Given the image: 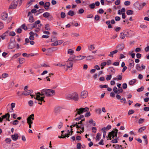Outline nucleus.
Segmentation results:
<instances>
[{"label":"nucleus","mask_w":149,"mask_h":149,"mask_svg":"<svg viewBox=\"0 0 149 149\" xmlns=\"http://www.w3.org/2000/svg\"><path fill=\"white\" fill-rule=\"evenodd\" d=\"M89 110V108L86 107L85 108H81L79 109H76L75 112L77 113L76 114L75 117L77 116V114L80 115L81 114L86 111H88Z\"/></svg>","instance_id":"obj_1"},{"label":"nucleus","mask_w":149,"mask_h":149,"mask_svg":"<svg viewBox=\"0 0 149 149\" xmlns=\"http://www.w3.org/2000/svg\"><path fill=\"white\" fill-rule=\"evenodd\" d=\"M42 92H45V95L47 97H50L55 94V92L54 90L50 89H44Z\"/></svg>","instance_id":"obj_2"},{"label":"nucleus","mask_w":149,"mask_h":149,"mask_svg":"<svg viewBox=\"0 0 149 149\" xmlns=\"http://www.w3.org/2000/svg\"><path fill=\"white\" fill-rule=\"evenodd\" d=\"M118 130L116 129H115L114 131H112L111 132H109L108 135V136L109 137V139L110 140L111 139V137H112V138L114 139L115 136L117 137L118 132ZM108 140L109 139H107Z\"/></svg>","instance_id":"obj_3"},{"label":"nucleus","mask_w":149,"mask_h":149,"mask_svg":"<svg viewBox=\"0 0 149 149\" xmlns=\"http://www.w3.org/2000/svg\"><path fill=\"white\" fill-rule=\"evenodd\" d=\"M45 97H41L39 95H37V96L36 97L35 99L38 100L39 102L38 103V104L42 105V102H45V101L44 99Z\"/></svg>","instance_id":"obj_4"},{"label":"nucleus","mask_w":149,"mask_h":149,"mask_svg":"<svg viewBox=\"0 0 149 149\" xmlns=\"http://www.w3.org/2000/svg\"><path fill=\"white\" fill-rule=\"evenodd\" d=\"M34 119V115L33 114H31L30 116L28 117L27 118V123L28 124H32L33 123V120Z\"/></svg>","instance_id":"obj_5"},{"label":"nucleus","mask_w":149,"mask_h":149,"mask_svg":"<svg viewBox=\"0 0 149 149\" xmlns=\"http://www.w3.org/2000/svg\"><path fill=\"white\" fill-rule=\"evenodd\" d=\"M88 95V91L86 90H84L81 92L80 97L81 98H85Z\"/></svg>","instance_id":"obj_6"},{"label":"nucleus","mask_w":149,"mask_h":149,"mask_svg":"<svg viewBox=\"0 0 149 149\" xmlns=\"http://www.w3.org/2000/svg\"><path fill=\"white\" fill-rule=\"evenodd\" d=\"M86 56L79 55L78 56L71 57V59H74L76 60L79 61L84 59L86 58Z\"/></svg>","instance_id":"obj_7"},{"label":"nucleus","mask_w":149,"mask_h":149,"mask_svg":"<svg viewBox=\"0 0 149 149\" xmlns=\"http://www.w3.org/2000/svg\"><path fill=\"white\" fill-rule=\"evenodd\" d=\"M124 44H121L118 45L116 47V49L118 50V51H122L124 48Z\"/></svg>","instance_id":"obj_8"},{"label":"nucleus","mask_w":149,"mask_h":149,"mask_svg":"<svg viewBox=\"0 0 149 149\" xmlns=\"http://www.w3.org/2000/svg\"><path fill=\"white\" fill-rule=\"evenodd\" d=\"M72 100L77 101L79 100V95L78 93L74 92L72 94Z\"/></svg>","instance_id":"obj_9"},{"label":"nucleus","mask_w":149,"mask_h":149,"mask_svg":"<svg viewBox=\"0 0 149 149\" xmlns=\"http://www.w3.org/2000/svg\"><path fill=\"white\" fill-rule=\"evenodd\" d=\"M18 4V3L16 1H13L9 7V9H13L16 8Z\"/></svg>","instance_id":"obj_10"},{"label":"nucleus","mask_w":149,"mask_h":149,"mask_svg":"<svg viewBox=\"0 0 149 149\" xmlns=\"http://www.w3.org/2000/svg\"><path fill=\"white\" fill-rule=\"evenodd\" d=\"M126 34L125 35L127 36L128 37H131L133 36L135 33L130 30H127L125 32Z\"/></svg>","instance_id":"obj_11"},{"label":"nucleus","mask_w":149,"mask_h":149,"mask_svg":"<svg viewBox=\"0 0 149 149\" xmlns=\"http://www.w3.org/2000/svg\"><path fill=\"white\" fill-rule=\"evenodd\" d=\"M16 43L15 42L11 41V39L10 40V44L8 46V47L9 49H12L15 46Z\"/></svg>","instance_id":"obj_12"},{"label":"nucleus","mask_w":149,"mask_h":149,"mask_svg":"<svg viewBox=\"0 0 149 149\" xmlns=\"http://www.w3.org/2000/svg\"><path fill=\"white\" fill-rule=\"evenodd\" d=\"M63 42V41L62 40H59L58 41H55L54 43H52L51 44V46H56L58 45H60Z\"/></svg>","instance_id":"obj_13"},{"label":"nucleus","mask_w":149,"mask_h":149,"mask_svg":"<svg viewBox=\"0 0 149 149\" xmlns=\"http://www.w3.org/2000/svg\"><path fill=\"white\" fill-rule=\"evenodd\" d=\"M108 72L110 74H115V70L113 67H109L108 69Z\"/></svg>","instance_id":"obj_14"},{"label":"nucleus","mask_w":149,"mask_h":149,"mask_svg":"<svg viewBox=\"0 0 149 149\" xmlns=\"http://www.w3.org/2000/svg\"><path fill=\"white\" fill-rule=\"evenodd\" d=\"M18 135L17 133H15L11 136L12 139L14 141H16L18 138Z\"/></svg>","instance_id":"obj_15"},{"label":"nucleus","mask_w":149,"mask_h":149,"mask_svg":"<svg viewBox=\"0 0 149 149\" xmlns=\"http://www.w3.org/2000/svg\"><path fill=\"white\" fill-rule=\"evenodd\" d=\"M40 22V20H38L36 21L34 23L31 24L32 26V28L36 27L37 24H39Z\"/></svg>","instance_id":"obj_16"},{"label":"nucleus","mask_w":149,"mask_h":149,"mask_svg":"<svg viewBox=\"0 0 149 149\" xmlns=\"http://www.w3.org/2000/svg\"><path fill=\"white\" fill-rule=\"evenodd\" d=\"M8 17V14L5 12H3L2 14L1 19L3 20H6Z\"/></svg>","instance_id":"obj_17"},{"label":"nucleus","mask_w":149,"mask_h":149,"mask_svg":"<svg viewBox=\"0 0 149 149\" xmlns=\"http://www.w3.org/2000/svg\"><path fill=\"white\" fill-rule=\"evenodd\" d=\"M135 5H136V7L139 10H141L143 9L141 4H140L138 3H135Z\"/></svg>","instance_id":"obj_18"},{"label":"nucleus","mask_w":149,"mask_h":149,"mask_svg":"<svg viewBox=\"0 0 149 149\" xmlns=\"http://www.w3.org/2000/svg\"><path fill=\"white\" fill-rule=\"evenodd\" d=\"M118 52V50L116 49L113 51L111 52H110V54L108 55V56L111 57H113V55L116 54Z\"/></svg>","instance_id":"obj_19"},{"label":"nucleus","mask_w":149,"mask_h":149,"mask_svg":"<svg viewBox=\"0 0 149 149\" xmlns=\"http://www.w3.org/2000/svg\"><path fill=\"white\" fill-rule=\"evenodd\" d=\"M50 5V3L49 2H47L44 4V7L46 10L48 9Z\"/></svg>","instance_id":"obj_20"},{"label":"nucleus","mask_w":149,"mask_h":149,"mask_svg":"<svg viewBox=\"0 0 149 149\" xmlns=\"http://www.w3.org/2000/svg\"><path fill=\"white\" fill-rule=\"evenodd\" d=\"M73 59H71V61ZM69 62L68 63L67 65V66L68 68H72L73 65V63L72 62L70 61V60H69Z\"/></svg>","instance_id":"obj_21"},{"label":"nucleus","mask_w":149,"mask_h":149,"mask_svg":"<svg viewBox=\"0 0 149 149\" xmlns=\"http://www.w3.org/2000/svg\"><path fill=\"white\" fill-rule=\"evenodd\" d=\"M129 62L130 63L129 66L132 68L133 67L134 65V61L132 60H130Z\"/></svg>","instance_id":"obj_22"},{"label":"nucleus","mask_w":149,"mask_h":149,"mask_svg":"<svg viewBox=\"0 0 149 149\" xmlns=\"http://www.w3.org/2000/svg\"><path fill=\"white\" fill-rule=\"evenodd\" d=\"M70 132H69V131H68V133L67 134H65L64 136H58V137L60 138H65L66 137H69V136L70 135Z\"/></svg>","instance_id":"obj_23"},{"label":"nucleus","mask_w":149,"mask_h":149,"mask_svg":"<svg viewBox=\"0 0 149 149\" xmlns=\"http://www.w3.org/2000/svg\"><path fill=\"white\" fill-rule=\"evenodd\" d=\"M35 0H29V1L27 3V7H29L30 6H31L33 2L35 1Z\"/></svg>","instance_id":"obj_24"},{"label":"nucleus","mask_w":149,"mask_h":149,"mask_svg":"<svg viewBox=\"0 0 149 149\" xmlns=\"http://www.w3.org/2000/svg\"><path fill=\"white\" fill-rule=\"evenodd\" d=\"M95 57L93 55H89L86 57V60L88 61L95 59Z\"/></svg>","instance_id":"obj_25"},{"label":"nucleus","mask_w":149,"mask_h":149,"mask_svg":"<svg viewBox=\"0 0 149 149\" xmlns=\"http://www.w3.org/2000/svg\"><path fill=\"white\" fill-rule=\"evenodd\" d=\"M29 22L31 23H32L34 22V19L33 16L32 15H30L29 19Z\"/></svg>","instance_id":"obj_26"},{"label":"nucleus","mask_w":149,"mask_h":149,"mask_svg":"<svg viewBox=\"0 0 149 149\" xmlns=\"http://www.w3.org/2000/svg\"><path fill=\"white\" fill-rule=\"evenodd\" d=\"M111 126L110 125H108L106 127H104L102 128V130H109L111 128Z\"/></svg>","instance_id":"obj_27"},{"label":"nucleus","mask_w":149,"mask_h":149,"mask_svg":"<svg viewBox=\"0 0 149 149\" xmlns=\"http://www.w3.org/2000/svg\"><path fill=\"white\" fill-rule=\"evenodd\" d=\"M125 11V8H122L121 10H119L118 11V14L120 15L122 14V13L124 12Z\"/></svg>","instance_id":"obj_28"},{"label":"nucleus","mask_w":149,"mask_h":149,"mask_svg":"<svg viewBox=\"0 0 149 149\" xmlns=\"http://www.w3.org/2000/svg\"><path fill=\"white\" fill-rule=\"evenodd\" d=\"M95 49V47L93 45H91L88 47V49L90 51H91Z\"/></svg>","instance_id":"obj_29"},{"label":"nucleus","mask_w":149,"mask_h":149,"mask_svg":"<svg viewBox=\"0 0 149 149\" xmlns=\"http://www.w3.org/2000/svg\"><path fill=\"white\" fill-rule=\"evenodd\" d=\"M43 16L45 17L48 18L50 16V14L48 12H45L43 14Z\"/></svg>","instance_id":"obj_30"},{"label":"nucleus","mask_w":149,"mask_h":149,"mask_svg":"<svg viewBox=\"0 0 149 149\" xmlns=\"http://www.w3.org/2000/svg\"><path fill=\"white\" fill-rule=\"evenodd\" d=\"M136 69L139 71L142 70V69H141V67L140 66V64H137L136 66Z\"/></svg>","instance_id":"obj_31"},{"label":"nucleus","mask_w":149,"mask_h":149,"mask_svg":"<svg viewBox=\"0 0 149 149\" xmlns=\"http://www.w3.org/2000/svg\"><path fill=\"white\" fill-rule=\"evenodd\" d=\"M136 79H133L130 81L129 84L130 85H133L136 82Z\"/></svg>","instance_id":"obj_32"},{"label":"nucleus","mask_w":149,"mask_h":149,"mask_svg":"<svg viewBox=\"0 0 149 149\" xmlns=\"http://www.w3.org/2000/svg\"><path fill=\"white\" fill-rule=\"evenodd\" d=\"M21 54V53H20L15 54L13 56V58H16L17 57L19 56Z\"/></svg>","instance_id":"obj_33"},{"label":"nucleus","mask_w":149,"mask_h":149,"mask_svg":"<svg viewBox=\"0 0 149 149\" xmlns=\"http://www.w3.org/2000/svg\"><path fill=\"white\" fill-rule=\"evenodd\" d=\"M74 51L71 49H69L68 51V54L72 55L74 53Z\"/></svg>","instance_id":"obj_34"},{"label":"nucleus","mask_w":149,"mask_h":149,"mask_svg":"<svg viewBox=\"0 0 149 149\" xmlns=\"http://www.w3.org/2000/svg\"><path fill=\"white\" fill-rule=\"evenodd\" d=\"M101 136V134L100 133H98L97 134V135L95 138V139L96 141L99 140L100 139V137Z\"/></svg>","instance_id":"obj_35"},{"label":"nucleus","mask_w":149,"mask_h":149,"mask_svg":"<svg viewBox=\"0 0 149 149\" xmlns=\"http://www.w3.org/2000/svg\"><path fill=\"white\" fill-rule=\"evenodd\" d=\"M10 114L9 113H8L4 115H3L1 116L2 118L3 119H4L5 118H6L7 117H8V118L10 117Z\"/></svg>","instance_id":"obj_36"},{"label":"nucleus","mask_w":149,"mask_h":149,"mask_svg":"<svg viewBox=\"0 0 149 149\" xmlns=\"http://www.w3.org/2000/svg\"><path fill=\"white\" fill-rule=\"evenodd\" d=\"M107 64V62H103L101 63L100 66L101 67V69L104 68V66H105Z\"/></svg>","instance_id":"obj_37"},{"label":"nucleus","mask_w":149,"mask_h":149,"mask_svg":"<svg viewBox=\"0 0 149 149\" xmlns=\"http://www.w3.org/2000/svg\"><path fill=\"white\" fill-rule=\"evenodd\" d=\"M133 13V12L131 10H129L127 11L126 13L128 15H132Z\"/></svg>","instance_id":"obj_38"},{"label":"nucleus","mask_w":149,"mask_h":149,"mask_svg":"<svg viewBox=\"0 0 149 149\" xmlns=\"http://www.w3.org/2000/svg\"><path fill=\"white\" fill-rule=\"evenodd\" d=\"M145 129L146 127H141L139 129L138 132L140 133L142 132V131L144 130Z\"/></svg>","instance_id":"obj_39"},{"label":"nucleus","mask_w":149,"mask_h":149,"mask_svg":"<svg viewBox=\"0 0 149 149\" xmlns=\"http://www.w3.org/2000/svg\"><path fill=\"white\" fill-rule=\"evenodd\" d=\"M68 14L70 16H72L74 15V12L73 11L70 10L68 12Z\"/></svg>","instance_id":"obj_40"},{"label":"nucleus","mask_w":149,"mask_h":149,"mask_svg":"<svg viewBox=\"0 0 149 149\" xmlns=\"http://www.w3.org/2000/svg\"><path fill=\"white\" fill-rule=\"evenodd\" d=\"M120 37L122 39H124L125 38V34L123 32H121L120 35Z\"/></svg>","instance_id":"obj_41"},{"label":"nucleus","mask_w":149,"mask_h":149,"mask_svg":"<svg viewBox=\"0 0 149 149\" xmlns=\"http://www.w3.org/2000/svg\"><path fill=\"white\" fill-rule=\"evenodd\" d=\"M122 79V76L121 75H119L118 78L116 77L114 78L113 79L114 80H121Z\"/></svg>","instance_id":"obj_42"},{"label":"nucleus","mask_w":149,"mask_h":149,"mask_svg":"<svg viewBox=\"0 0 149 149\" xmlns=\"http://www.w3.org/2000/svg\"><path fill=\"white\" fill-rule=\"evenodd\" d=\"M71 36L73 37H78L79 36V35L77 33H72L71 34Z\"/></svg>","instance_id":"obj_43"},{"label":"nucleus","mask_w":149,"mask_h":149,"mask_svg":"<svg viewBox=\"0 0 149 149\" xmlns=\"http://www.w3.org/2000/svg\"><path fill=\"white\" fill-rule=\"evenodd\" d=\"M38 53H36V54H33V53H31L29 54L27 56V57H29L30 56H38Z\"/></svg>","instance_id":"obj_44"},{"label":"nucleus","mask_w":149,"mask_h":149,"mask_svg":"<svg viewBox=\"0 0 149 149\" xmlns=\"http://www.w3.org/2000/svg\"><path fill=\"white\" fill-rule=\"evenodd\" d=\"M25 61V59L23 58H19V63L20 64L23 63Z\"/></svg>","instance_id":"obj_45"},{"label":"nucleus","mask_w":149,"mask_h":149,"mask_svg":"<svg viewBox=\"0 0 149 149\" xmlns=\"http://www.w3.org/2000/svg\"><path fill=\"white\" fill-rule=\"evenodd\" d=\"M21 27L24 30H26L28 29L27 27L26 26V25L25 24H23L21 26Z\"/></svg>","instance_id":"obj_46"},{"label":"nucleus","mask_w":149,"mask_h":149,"mask_svg":"<svg viewBox=\"0 0 149 149\" xmlns=\"http://www.w3.org/2000/svg\"><path fill=\"white\" fill-rule=\"evenodd\" d=\"M6 34V33L5 32L1 36V37L3 40L5 39V37L7 36V34Z\"/></svg>","instance_id":"obj_47"},{"label":"nucleus","mask_w":149,"mask_h":149,"mask_svg":"<svg viewBox=\"0 0 149 149\" xmlns=\"http://www.w3.org/2000/svg\"><path fill=\"white\" fill-rule=\"evenodd\" d=\"M19 121L17 120H15L13 122L12 124L13 125H17Z\"/></svg>","instance_id":"obj_48"},{"label":"nucleus","mask_w":149,"mask_h":149,"mask_svg":"<svg viewBox=\"0 0 149 149\" xmlns=\"http://www.w3.org/2000/svg\"><path fill=\"white\" fill-rule=\"evenodd\" d=\"M61 17L62 18H64L65 17V14L64 12H62L61 14Z\"/></svg>","instance_id":"obj_49"},{"label":"nucleus","mask_w":149,"mask_h":149,"mask_svg":"<svg viewBox=\"0 0 149 149\" xmlns=\"http://www.w3.org/2000/svg\"><path fill=\"white\" fill-rule=\"evenodd\" d=\"M45 28V29L47 30H49L50 29L49 27V25L48 24L46 25Z\"/></svg>","instance_id":"obj_50"},{"label":"nucleus","mask_w":149,"mask_h":149,"mask_svg":"<svg viewBox=\"0 0 149 149\" xmlns=\"http://www.w3.org/2000/svg\"><path fill=\"white\" fill-rule=\"evenodd\" d=\"M93 120L92 119H91L89 121V123H93V126H95L96 125V124L95 123H93Z\"/></svg>","instance_id":"obj_51"},{"label":"nucleus","mask_w":149,"mask_h":149,"mask_svg":"<svg viewBox=\"0 0 149 149\" xmlns=\"http://www.w3.org/2000/svg\"><path fill=\"white\" fill-rule=\"evenodd\" d=\"M94 68H95L96 70H100V67L98 65H95L94 67Z\"/></svg>","instance_id":"obj_52"},{"label":"nucleus","mask_w":149,"mask_h":149,"mask_svg":"<svg viewBox=\"0 0 149 149\" xmlns=\"http://www.w3.org/2000/svg\"><path fill=\"white\" fill-rule=\"evenodd\" d=\"M66 98L68 100H72V94L68 95L66 96Z\"/></svg>","instance_id":"obj_53"},{"label":"nucleus","mask_w":149,"mask_h":149,"mask_svg":"<svg viewBox=\"0 0 149 149\" xmlns=\"http://www.w3.org/2000/svg\"><path fill=\"white\" fill-rule=\"evenodd\" d=\"M113 91L115 93H117L118 92V89L117 88L116 86H114L113 89Z\"/></svg>","instance_id":"obj_54"},{"label":"nucleus","mask_w":149,"mask_h":149,"mask_svg":"<svg viewBox=\"0 0 149 149\" xmlns=\"http://www.w3.org/2000/svg\"><path fill=\"white\" fill-rule=\"evenodd\" d=\"M144 121V119L140 118L139 120V124L142 123Z\"/></svg>","instance_id":"obj_55"},{"label":"nucleus","mask_w":149,"mask_h":149,"mask_svg":"<svg viewBox=\"0 0 149 149\" xmlns=\"http://www.w3.org/2000/svg\"><path fill=\"white\" fill-rule=\"evenodd\" d=\"M100 18V16L97 15H95L94 17L95 19L97 21L99 20Z\"/></svg>","instance_id":"obj_56"},{"label":"nucleus","mask_w":149,"mask_h":149,"mask_svg":"<svg viewBox=\"0 0 149 149\" xmlns=\"http://www.w3.org/2000/svg\"><path fill=\"white\" fill-rule=\"evenodd\" d=\"M93 17V15L91 14H89L86 15V17L88 18H92Z\"/></svg>","instance_id":"obj_57"},{"label":"nucleus","mask_w":149,"mask_h":149,"mask_svg":"<svg viewBox=\"0 0 149 149\" xmlns=\"http://www.w3.org/2000/svg\"><path fill=\"white\" fill-rule=\"evenodd\" d=\"M145 50L146 52H148L149 51V44H148L147 46L145 49Z\"/></svg>","instance_id":"obj_58"},{"label":"nucleus","mask_w":149,"mask_h":149,"mask_svg":"<svg viewBox=\"0 0 149 149\" xmlns=\"http://www.w3.org/2000/svg\"><path fill=\"white\" fill-rule=\"evenodd\" d=\"M95 5L94 3H93L89 5V7L93 9L95 8Z\"/></svg>","instance_id":"obj_59"},{"label":"nucleus","mask_w":149,"mask_h":149,"mask_svg":"<svg viewBox=\"0 0 149 149\" xmlns=\"http://www.w3.org/2000/svg\"><path fill=\"white\" fill-rule=\"evenodd\" d=\"M84 12V10L82 8H80L79 11V14H82Z\"/></svg>","instance_id":"obj_60"},{"label":"nucleus","mask_w":149,"mask_h":149,"mask_svg":"<svg viewBox=\"0 0 149 149\" xmlns=\"http://www.w3.org/2000/svg\"><path fill=\"white\" fill-rule=\"evenodd\" d=\"M28 104L30 106H32L33 104V102L32 100H30L29 101Z\"/></svg>","instance_id":"obj_61"},{"label":"nucleus","mask_w":149,"mask_h":149,"mask_svg":"<svg viewBox=\"0 0 149 149\" xmlns=\"http://www.w3.org/2000/svg\"><path fill=\"white\" fill-rule=\"evenodd\" d=\"M130 2L129 1H125L124 3V4L125 6H129L130 5Z\"/></svg>","instance_id":"obj_62"},{"label":"nucleus","mask_w":149,"mask_h":149,"mask_svg":"<svg viewBox=\"0 0 149 149\" xmlns=\"http://www.w3.org/2000/svg\"><path fill=\"white\" fill-rule=\"evenodd\" d=\"M92 132L93 133H95L96 132L97 129L96 128V127H92Z\"/></svg>","instance_id":"obj_63"},{"label":"nucleus","mask_w":149,"mask_h":149,"mask_svg":"<svg viewBox=\"0 0 149 149\" xmlns=\"http://www.w3.org/2000/svg\"><path fill=\"white\" fill-rule=\"evenodd\" d=\"M144 89V88L143 87H141L139 88L137 90V91L139 92L142 91Z\"/></svg>","instance_id":"obj_64"}]
</instances>
